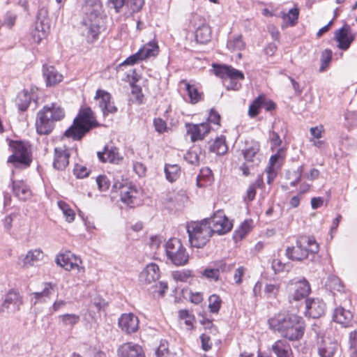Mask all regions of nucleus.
I'll list each match as a JSON object with an SVG mask.
<instances>
[{
    "label": "nucleus",
    "mask_w": 357,
    "mask_h": 357,
    "mask_svg": "<svg viewBox=\"0 0 357 357\" xmlns=\"http://www.w3.org/2000/svg\"><path fill=\"white\" fill-rule=\"evenodd\" d=\"M195 39L197 43L206 44L211 39V30L208 25L202 24L195 31Z\"/></svg>",
    "instance_id": "7c9ffc66"
},
{
    "label": "nucleus",
    "mask_w": 357,
    "mask_h": 357,
    "mask_svg": "<svg viewBox=\"0 0 357 357\" xmlns=\"http://www.w3.org/2000/svg\"><path fill=\"white\" fill-rule=\"evenodd\" d=\"M267 183L271 184L277 176V169L273 167H267Z\"/></svg>",
    "instance_id": "69168bd1"
},
{
    "label": "nucleus",
    "mask_w": 357,
    "mask_h": 357,
    "mask_svg": "<svg viewBox=\"0 0 357 357\" xmlns=\"http://www.w3.org/2000/svg\"><path fill=\"white\" fill-rule=\"evenodd\" d=\"M263 102H264V96L259 95L251 103L248 109V115L251 118L255 117L259 113L260 108L263 106Z\"/></svg>",
    "instance_id": "f704fd0d"
},
{
    "label": "nucleus",
    "mask_w": 357,
    "mask_h": 357,
    "mask_svg": "<svg viewBox=\"0 0 357 357\" xmlns=\"http://www.w3.org/2000/svg\"><path fill=\"white\" fill-rule=\"evenodd\" d=\"M6 142L12 151L8 158V162L13 164L15 167H28L32 162L31 151L24 144L20 141H14L8 137L6 138Z\"/></svg>",
    "instance_id": "423d86ee"
},
{
    "label": "nucleus",
    "mask_w": 357,
    "mask_h": 357,
    "mask_svg": "<svg viewBox=\"0 0 357 357\" xmlns=\"http://www.w3.org/2000/svg\"><path fill=\"white\" fill-rule=\"evenodd\" d=\"M227 47L231 51L241 50L245 47L241 36H236L233 39H230L227 41Z\"/></svg>",
    "instance_id": "a19ab883"
},
{
    "label": "nucleus",
    "mask_w": 357,
    "mask_h": 357,
    "mask_svg": "<svg viewBox=\"0 0 357 357\" xmlns=\"http://www.w3.org/2000/svg\"><path fill=\"white\" fill-rule=\"evenodd\" d=\"M220 116L218 113L217 111H215L213 109H211L209 113V116L208 118V121L215 124V125H220Z\"/></svg>",
    "instance_id": "e2e57ef3"
},
{
    "label": "nucleus",
    "mask_w": 357,
    "mask_h": 357,
    "mask_svg": "<svg viewBox=\"0 0 357 357\" xmlns=\"http://www.w3.org/2000/svg\"><path fill=\"white\" fill-rule=\"evenodd\" d=\"M119 326L127 333L136 332L139 328V319L132 313L123 314L119 319Z\"/></svg>",
    "instance_id": "dca6fc26"
},
{
    "label": "nucleus",
    "mask_w": 357,
    "mask_h": 357,
    "mask_svg": "<svg viewBox=\"0 0 357 357\" xmlns=\"http://www.w3.org/2000/svg\"><path fill=\"white\" fill-rule=\"evenodd\" d=\"M43 258V252L40 249H35L29 250L23 259L24 266H33L35 262L42 260Z\"/></svg>",
    "instance_id": "473e14b6"
},
{
    "label": "nucleus",
    "mask_w": 357,
    "mask_h": 357,
    "mask_svg": "<svg viewBox=\"0 0 357 357\" xmlns=\"http://www.w3.org/2000/svg\"><path fill=\"white\" fill-rule=\"evenodd\" d=\"M202 275L211 280L217 281L219 279V273L215 267L204 269L202 272Z\"/></svg>",
    "instance_id": "3c124183"
},
{
    "label": "nucleus",
    "mask_w": 357,
    "mask_h": 357,
    "mask_svg": "<svg viewBox=\"0 0 357 357\" xmlns=\"http://www.w3.org/2000/svg\"><path fill=\"white\" fill-rule=\"evenodd\" d=\"M74 173L77 176V178H84L89 175V171L86 167L83 166H77L74 169Z\"/></svg>",
    "instance_id": "680f3d73"
},
{
    "label": "nucleus",
    "mask_w": 357,
    "mask_h": 357,
    "mask_svg": "<svg viewBox=\"0 0 357 357\" xmlns=\"http://www.w3.org/2000/svg\"><path fill=\"white\" fill-rule=\"evenodd\" d=\"M33 99V96L31 95L27 90L24 89L18 93L15 102L20 110L25 111L30 105L31 100Z\"/></svg>",
    "instance_id": "c756f323"
},
{
    "label": "nucleus",
    "mask_w": 357,
    "mask_h": 357,
    "mask_svg": "<svg viewBox=\"0 0 357 357\" xmlns=\"http://www.w3.org/2000/svg\"><path fill=\"white\" fill-rule=\"evenodd\" d=\"M185 89L188 91L191 103L195 104L202 100V93H199L195 86L186 82Z\"/></svg>",
    "instance_id": "e433bc0d"
},
{
    "label": "nucleus",
    "mask_w": 357,
    "mask_h": 357,
    "mask_svg": "<svg viewBox=\"0 0 357 357\" xmlns=\"http://www.w3.org/2000/svg\"><path fill=\"white\" fill-rule=\"evenodd\" d=\"M167 258L177 266L185 265L189 260V255L181 241L177 238H171L165 245Z\"/></svg>",
    "instance_id": "6e6552de"
},
{
    "label": "nucleus",
    "mask_w": 357,
    "mask_h": 357,
    "mask_svg": "<svg viewBox=\"0 0 357 357\" xmlns=\"http://www.w3.org/2000/svg\"><path fill=\"white\" fill-rule=\"evenodd\" d=\"M349 340L351 349H353V351L356 350L355 348L357 346V331H351L349 333Z\"/></svg>",
    "instance_id": "774afa93"
},
{
    "label": "nucleus",
    "mask_w": 357,
    "mask_h": 357,
    "mask_svg": "<svg viewBox=\"0 0 357 357\" xmlns=\"http://www.w3.org/2000/svg\"><path fill=\"white\" fill-rule=\"evenodd\" d=\"M245 268L243 266H240L237 269H236L234 274V280L236 284H240L242 283V277L245 273Z\"/></svg>",
    "instance_id": "052dcab7"
},
{
    "label": "nucleus",
    "mask_w": 357,
    "mask_h": 357,
    "mask_svg": "<svg viewBox=\"0 0 357 357\" xmlns=\"http://www.w3.org/2000/svg\"><path fill=\"white\" fill-rule=\"evenodd\" d=\"M202 348L204 351H207L211 349L212 343L211 341V336L206 333H202L200 336Z\"/></svg>",
    "instance_id": "864d4df0"
},
{
    "label": "nucleus",
    "mask_w": 357,
    "mask_h": 357,
    "mask_svg": "<svg viewBox=\"0 0 357 357\" xmlns=\"http://www.w3.org/2000/svg\"><path fill=\"white\" fill-rule=\"evenodd\" d=\"M206 220L213 234H225L229 232L233 226L232 223L222 211H217L213 216Z\"/></svg>",
    "instance_id": "9d476101"
},
{
    "label": "nucleus",
    "mask_w": 357,
    "mask_h": 357,
    "mask_svg": "<svg viewBox=\"0 0 357 357\" xmlns=\"http://www.w3.org/2000/svg\"><path fill=\"white\" fill-rule=\"evenodd\" d=\"M119 357H145L142 347L128 342L123 344L118 350Z\"/></svg>",
    "instance_id": "b1692460"
},
{
    "label": "nucleus",
    "mask_w": 357,
    "mask_h": 357,
    "mask_svg": "<svg viewBox=\"0 0 357 357\" xmlns=\"http://www.w3.org/2000/svg\"><path fill=\"white\" fill-rule=\"evenodd\" d=\"M340 345L337 340L330 337H318L317 342V352L319 357H334Z\"/></svg>",
    "instance_id": "ddd939ff"
},
{
    "label": "nucleus",
    "mask_w": 357,
    "mask_h": 357,
    "mask_svg": "<svg viewBox=\"0 0 357 357\" xmlns=\"http://www.w3.org/2000/svg\"><path fill=\"white\" fill-rule=\"evenodd\" d=\"M251 228L250 222L248 220L244 221L239 229L235 231V237L239 239L243 238L250 231Z\"/></svg>",
    "instance_id": "de8ad7c7"
},
{
    "label": "nucleus",
    "mask_w": 357,
    "mask_h": 357,
    "mask_svg": "<svg viewBox=\"0 0 357 357\" xmlns=\"http://www.w3.org/2000/svg\"><path fill=\"white\" fill-rule=\"evenodd\" d=\"M158 53V46L157 43L155 41L149 42L139 49L137 52L128 56L121 66L134 65L148 57L156 56Z\"/></svg>",
    "instance_id": "9b49d317"
},
{
    "label": "nucleus",
    "mask_w": 357,
    "mask_h": 357,
    "mask_svg": "<svg viewBox=\"0 0 357 357\" xmlns=\"http://www.w3.org/2000/svg\"><path fill=\"white\" fill-rule=\"evenodd\" d=\"M255 195H256L255 185H252L250 184L247 189L246 196L244 197V199H245V201L251 202L255 199Z\"/></svg>",
    "instance_id": "0e129e2a"
},
{
    "label": "nucleus",
    "mask_w": 357,
    "mask_h": 357,
    "mask_svg": "<svg viewBox=\"0 0 357 357\" xmlns=\"http://www.w3.org/2000/svg\"><path fill=\"white\" fill-rule=\"evenodd\" d=\"M352 317V314L349 310L342 307H337L334 311L333 319L334 321L346 326L351 321Z\"/></svg>",
    "instance_id": "c85d7f7f"
},
{
    "label": "nucleus",
    "mask_w": 357,
    "mask_h": 357,
    "mask_svg": "<svg viewBox=\"0 0 357 357\" xmlns=\"http://www.w3.org/2000/svg\"><path fill=\"white\" fill-rule=\"evenodd\" d=\"M65 326H73L79 321V317L75 314H66L59 317Z\"/></svg>",
    "instance_id": "49530a36"
},
{
    "label": "nucleus",
    "mask_w": 357,
    "mask_h": 357,
    "mask_svg": "<svg viewBox=\"0 0 357 357\" xmlns=\"http://www.w3.org/2000/svg\"><path fill=\"white\" fill-rule=\"evenodd\" d=\"M17 14L13 10L8 11L3 18V22L1 23V26H5L8 29H11L15 24L17 20Z\"/></svg>",
    "instance_id": "c03bdc74"
},
{
    "label": "nucleus",
    "mask_w": 357,
    "mask_h": 357,
    "mask_svg": "<svg viewBox=\"0 0 357 357\" xmlns=\"http://www.w3.org/2000/svg\"><path fill=\"white\" fill-rule=\"evenodd\" d=\"M153 124H154L155 130L160 133H162L164 131H165V130L167 128L166 122L160 118L155 119L153 121Z\"/></svg>",
    "instance_id": "bf43d9fd"
},
{
    "label": "nucleus",
    "mask_w": 357,
    "mask_h": 357,
    "mask_svg": "<svg viewBox=\"0 0 357 357\" xmlns=\"http://www.w3.org/2000/svg\"><path fill=\"white\" fill-rule=\"evenodd\" d=\"M299 10L297 8H293L287 13H283L282 17L284 20H287L290 26H294L298 19Z\"/></svg>",
    "instance_id": "ea45409f"
},
{
    "label": "nucleus",
    "mask_w": 357,
    "mask_h": 357,
    "mask_svg": "<svg viewBox=\"0 0 357 357\" xmlns=\"http://www.w3.org/2000/svg\"><path fill=\"white\" fill-rule=\"evenodd\" d=\"M286 256L291 260L301 261L308 257V250L302 239L296 241V245L286 249Z\"/></svg>",
    "instance_id": "f3484780"
},
{
    "label": "nucleus",
    "mask_w": 357,
    "mask_h": 357,
    "mask_svg": "<svg viewBox=\"0 0 357 357\" xmlns=\"http://www.w3.org/2000/svg\"><path fill=\"white\" fill-rule=\"evenodd\" d=\"M160 278V269L155 263L148 264L139 274V281L144 284H151Z\"/></svg>",
    "instance_id": "412c9836"
},
{
    "label": "nucleus",
    "mask_w": 357,
    "mask_h": 357,
    "mask_svg": "<svg viewBox=\"0 0 357 357\" xmlns=\"http://www.w3.org/2000/svg\"><path fill=\"white\" fill-rule=\"evenodd\" d=\"M96 182L100 191H106L109 188V181L105 176H98Z\"/></svg>",
    "instance_id": "5fc2aeb1"
},
{
    "label": "nucleus",
    "mask_w": 357,
    "mask_h": 357,
    "mask_svg": "<svg viewBox=\"0 0 357 357\" xmlns=\"http://www.w3.org/2000/svg\"><path fill=\"white\" fill-rule=\"evenodd\" d=\"M189 241L192 247L203 248L209 241L213 232L207 220L201 222H192L187 225Z\"/></svg>",
    "instance_id": "39448f33"
},
{
    "label": "nucleus",
    "mask_w": 357,
    "mask_h": 357,
    "mask_svg": "<svg viewBox=\"0 0 357 357\" xmlns=\"http://www.w3.org/2000/svg\"><path fill=\"white\" fill-rule=\"evenodd\" d=\"M269 140L272 145V146H271L272 149L274 147L280 146L282 144V140H281L279 135L275 131H270Z\"/></svg>",
    "instance_id": "6e6d98bb"
},
{
    "label": "nucleus",
    "mask_w": 357,
    "mask_h": 357,
    "mask_svg": "<svg viewBox=\"0 0 357 357\" xmlns=\"http://www.w3.org/2000/svg\"><path fill=\"white\" fill-rule=\"evenodd\" d=\"M185 160L193 165H199V156L197 155V153L191 151L186 153L185 156Z\"/></svg>",
    "instance_id": "13d9d810"
},
{
    "label": "nucleus",
    "mask_w": 357,
    "mask_h": 357,
    "mask_svg": "<svg viewBox=\"0 0 357 357\" xmlns=\"http://www.w3.org/2000/svg\"><path fill=\"white\" fill-rule=\"evenodd\" d=\"M326 303L320 298H308L305 301V316L317 319L324 314Z\"/></svg>",
    "instance_id": "2eb2a0df"
},
{
    "label": "nucleus",
    "mask_w": 357,
    "mask_h": 357,
    "mask_svg": "<svg viewBox=\"0 0 357 357\" xmlns=\"http://www.w3.org/2000/svg\"><path fill=\"white\" fill-rule=\"evenodd\" d=\"M12 190L16 197L24 201L29 199L31 195L29 186L22 181H13Z\"/></svg>",
    "instance_id": "cd10ccee"
},
{
    "label": "nucleus",
    "mask_w": 357,
    "mask_h": 357,
    "mask_svg": "<svg viewBox=\"0 0 357 357\" xmlns=\"http://www.w3.org/2000/svg\"><path fill=\"white\" fill-rule=\"evenodd\" d=\"M349 31L350 27L344 26L336 32L335 39L339 43L338 47L340 49L347 50L354 40V36H349Z\"/></svg>",
    "instance_id": "393cba45"
},
{
    "label": "nucleus",
    "mask_w": 357,
    "mask_h": 357,
    "mask_svg": "<svg viewBox=\"0 0 357 357\" xmlns=\"http://www.w3.org/2000/svg\"><path fill=\"white\" fill-rule=\"evenodd\" d=\"M214 267H215L219 273L220 272L227 273L232 270L234 268V264H228L224 261H219L215 264Z\"/></svg>",
    "instance_id": "603ef678"
},
{
    "label": "nucleus",
    "mask_w": 357,
    "mask_h": 357,
    "mask_svg": "<svg viewBox=\"0 0 357 357\" xmlns=\"http://www.w3.org/2000/svg\"><path fill=\"white\" fill-rule=\"evenodd\" d=\"M192 276V271L188 269L176 271L172 273L173 279L177 282H186Z\"/></svg>",
    "instance_id": "a18cd8bd"
},
{
    "label": "nucleus",
    "mask_w": 357,
    "mask_h": 357,
    "mask_svg": "<svg viewBox=\"0 0 357 357\" xmlns=\"http://www.w3.org/2000/svg\"><path fill=\"white\" fill-rule=\"evenodd\" d=\"M260 146L257 142L246 144V146L242 150L244 159L248 162L252 163V165H257L260 162L259 151Z\"/></svg>",
    "instance_id": "5701e85b"
},
{
    "label": "nucleus",
    "mask_w": 357,
    "mask_h": 357,
    "mask_svg": "<svg viewBox=\"0 0 357 357\" xmlns=\"http://www.w3.org/2000/svg\"><path fill=\"white\" fill-rule=\"evenodd\" d=\"M211 131V126L208 122L200 124L189 125L188 126V134L190 135L192 142L202 140Z\"/></svg>",
    "instance_id": "6ab92c4d"
},
{
    "label": "nucleus",
    "mask_w": 357,
    "mask_h": 357,
    "mask_svg": "<svg viewBox=\"0 0 357 357\" xmlns=\"http://www.w3.org/2000/svg\"><path fill=\"white\" fill-rule=\"evenodd\" d=\"M70 152L66 147H56L53 166L58 170H63L69 164Z\"/></svg>",
    "instance_id": "aec40b11"
},
{
    "label": "nucleus",
    "mask_w": 357,
    "mask_h": 357,
    "mask_svg": "<svg viewBox=\"0 0 357 357\" xmlns=\"http://www.w3.org/2000/svg\"><path fill=\"white\" fill-rule=\"evenodd\" d=\"M326 286L332 292H335V291H342L343 290V284L340 279L334 275L328 278Z\"/></svg>",
    "instance_id": "c9c22d12"
},
{
    "label": "nucleus",
    "mask_w": 357,
    "mask_h": 357,
    "mask_svg": "<svg viewBox=\"0 0 357 357\" xmlns=\"http://www.w3.org/2000/svg\"><path fill=\"white\" fill-rule=\"evenodd\" d=\"M116 110H117L116 107L114 105V103L112 102H111V100H110L109 102L107 105H105V107L102 109V112L104 115H106L109 113H112V114L115 113L116 112Z\"/></svg>",
    "instance_id": "338daca9"
},
{
    "label": "nucleus",
    "mask_w": 357,
    "mask_h": 357,
    "mask_svg": "<svg viewBox=\"0 0 357 357\" xmlns=\"http://www.w3.org/2000/svg\"><path fill=\"white\" fill-rule=\"evenodd\" d=\"M209 149L211 152L215 153L219 155L225 154L228 150L225 137L224 136L217 137L213 143L210 146Z\"/></svg>",
    "instance_id": "2f4dec72"
},
{
    "label": "nucleus",
    "mask_w": 357,
    "mask_h": 357,
    "mask_svg": "<svg viewBox=\"0 0 357 357\" xmlns=\"http://www.w3.org/2000/svg\"><path fill=\"white\" fill-rule=\"evenodd\" d=\"M332 51L330 50H325L324 52H322L321 55V66L319 68L320 72H324L326 70V69L329 66L331 60H332Z\"/></svg>",
    "instance_id": "79ce46f5"
},
{
    "label": "nucleus",
    "mask_w": 357,
    "mask_h": 357,
    "mask_svg": "<svg viewBox=\"0 0 357 357\" xmlns=\"http://www.w3.org/2000/svg\"><path fill=\"white\" fill-rule=\"evenodd\" d=\"M280 286L275 284H267L264 288V293L267 298H274L279 292Z\"/></svg>",
    "instance_id": "8fccbe9b"
},
{
    "label": "nucleus",
    "mask_w": 357,
    "mask_h": 357,
    "mask_svg": "<svg viewBox=\"0 0 357 357\" xmlns=\"http://www.w3.org/2000/svg\"><path fill=\"white\" fill-rule=\"evenodd\" d=\"M124 4L125 0H109L107 2L108 7L114 8L116 13H119Z\"/></svg>",
    "instance_id": "4d7b16f0"
},
{
    "label": "nucleus",
    "mask_w": 357,
    "mask_h": 357,
    "mask_svg": "<svg viewBox=\"0 0 357 357\" xmlns=\"http://www.w3.org/2000/svg\"><path fill=\"white\" fill-rule=\"evenodd\" d=\"M284 158V150L283 149H279L277 153L273 155L269 160V165L268 167L275 168L276 169L279 168V165L277 166V162L280 159H282Z\"/></svg>",
    "instance_id": "09e8293b"
},
{
    "label": "nucleus",
    "mask_w": 357,
    "mask_h": 357,
    "mask_svg": "<svg viewBox=\"0 0 357 357\" xmlns=\"http://www.w3.org/2000/svg\"><path fill=\"white\" fill-rule=\"evenodd\" d=\"M268 324L271 330L290 341L300 340L305 328L303 317L295 314L278 313L271 317Z\"/></svg>",
    "instance_id": "f257e3e1"
},
{
    "label": "nucleus",
    "mask_w": 357,
    "mask_h": 357,
    "mask_svg": "<svg viewBox=\"0 0 357 357\" xmlns=\"http://www.w3.org/2000/svg\"><path fill=\"white\" fill-rule=\"evenodd\" d=\"M65 116L63 109L56 103L45 105L38 112L36 128L39 135H49L55 126V123Z\"/></svg>",
    "instance_id": "7ed1b4c3"
},
{
    "label": "nucleus",
    "mask_w": 357,
    "mask_h": 357,
    "mask_svg": "<svg viewBox=\"0 0 357 357\" xmlns=\"http://www.w3.org/2000/svg\"><path fill=\"white\" fill-rule=\"evenodd\" d=\"M95 98L98 100L99 106L102 110L105 105H107L111 100V95L107 91L98 89L96 91Z\"/></svg>",
    "instance_id": "37998d69"
},
{
    "label": "nucleus",
    "mask_w": 357,
    "mask_h": 357,
    "mask_svg": "<svg viewBox=\"0 0 357 357\" xmlns=\"http://www.w3.org/2000/svg\"><path fill=\"white\" fill-rule=\"evenodd\" d=\"M22 304V298L19 293L15 290H10L6 295L2 306L9 312H15L20 310Z\"/></svg>",
    "instance_id": "4be33fe9"
},
{
    "label": "nucleus",
    "mask_w": 357,
    "mask_h": 357,
    "mask_svg": "<svg viewBox=\"0 0 357 357\" xmlns=\"http://www.w3.org/2000/svg\"><path fill=\"white\" fill-rule=\"evenodd\" d=\"M304 246H305L308 250V255H315L319 252V245L316 242L314 237H305L301 238Z\"/></svg>",
    "instance_id": "4c0bfd02"
},
{
    "label": "nucleus",
    "mask_w": 357,
    "mask_h": 357,
    "mask_svg": "<svg viewBox=\"0 0 357 357\" xmlns=\"http://www.w3.org/2000/svg\"><path fill=\"white\" fill-rule=\"evenodd\" d=\"M277 357H293L290 344L285 340H277L271 347Z\"/></svg>",
    "instance_id": "a878e982"
},
{
    "label": "nucleus",
    "mask_w": 357,
    "mask_h": 357,
    "mask_svg": "<svg viewBox=\"0 0 357 357\" xmlns=\"http://www.w3.org/2000/svg\"><path fill=\"white\" fill-rule=\"evenodd\" d=\"M97 124L91 108H84L74 119L73 125L66 130L65 135L73 140H79Z\"/></svg>",
    "instance_id": "20e7f679"
},
{
    "label": "nucleus",
    "mask_w": 357,
    "mask_h": 357,
    "mask_svg": "<svg viewBox=\"0 0 357 357\" xmlns=\"http://www.w3.org/2000/svg\"><path fill=\"white\" fill-rule=\"evenodd\" d=\"M99 160L102 162L118 164L123 158L120 156L118 149L112 144H107L102 151L97 153Z\"/></svg>",
    "instance_id": "a211bd4d"
},
{
    "label": "nucleus",
    "mask_w": 357,
    "mask_h": 357,
    "mask_svg": "<svg viewBox=\"0 0 357 357\" xmlns=\"http://www.w3.org/2000/svg\"><path fill=\"white\" fill-rule=\"evenodd\" d=\"M290 294L289 301H298L305 298L310 292L311 289L309 282L305 279L293 280L289 285Z\"/></svg>",
    "instance_id": "f8f14e48"
},
{
    "label": "nucleus",
    "mask_w": 357,
    "mask_h": 357,
    "mask_svg": "<svg viewBox=\"0 0 357 357\" xmlns=\"http://www.w3.org/2000/svg\"><path fill=\"white\" fill-rule=\"evenodd\" d=\"M84 14V25L86 27V37L88 43H92L100 32L101 23L104 17L102 4L100 0H86L82 7Z\"/></svg>",
    "instance_id": "f03ea898"
},
{
    "label": "nucleus",
    "mask_w": 357,
    "mask_h": 357,
    "mask_svg": "<svg viewBox=\"0 0 357 357\" xmlns=\"http://www.w3.org/2000/svg\"><path fill=\"white\" fill-rule=\"evenodd\" d=\"M50 29V21L48 17L47 9L45 7L38 11L34 29L31 31V36L34 41L39 43L46 38Z\"/></svg>",
    "instance_id": "1a4fd4ad"
},
{
    "label": "nucleus",
    "mask_w": 357,
    "mask_h": 357,
    "mask_svg": "<svg viewBox=\"0 0 357 357\" xmlns=\"http://www.w3.org/2000/svg\"><path fill=\"white\" fill-rule=\"evenodd\" d=\"M213 70L216 76L224 79L227 90L237 91L241 87L240 80H243L244 74L230 66L213 64Z\"/></svg>",
    "instance_id": "0eeeda50"
},
{
    "label": "nucleus",
    "mask_w": 357,
    "mask_h": 357,
    "mask_svg": "<svg viewBox=\"0 0 357 357\" xmlns=\"http://www.w3.org/2000/svg\"><path fill=\"white\" fill-rule=\"evenodd\" d=\"M166 178L171 183L176 181L181 174V167L176 164H166L165 166Z\"/></svg>",
    "instance_id": "72a5a7b5"
},
{
    "label": "nucleus",
    "mask_w": 357,
    "mask_h": 357,
    "mask_svg": "<svg viewBox=\"0 0 357 357\" xmlns=\"http://www.w3.org/2000/svg\"><path fill=\"white\" fill-rule=\"evenodd\" d=\"M140 191L134 185H122L120 187L121 200L130 208L140 203Z\"/></svg>",
    "instance_id": "4468645a"
},
{
    "label": "nucleus",
    "mask_w": 357,
    "mask_h": 357,
    "mask_svg": "<svg viewBox=\"0 0 357 357\" xmlns=\"http://www.w3.org/2000/svg\"><path fill=\"white\" fill-rule=\"evenodd\" d=\"M43 75L48 86L55 85L63 79V75L54 66H43Z\"/></svg>",
    "instance_id": "bb28decb"
},
{
    "label": "nucleus",
    "mask_w": 357,
    "mask_h": 357,
    "mask_svg": "<svg viewBox=\"0 0 357 357\" xmlns=\"http://www.w3.org/2000/svg\"><path fill=\"white\" fill-rule=\"evenodd\" d=\"M222 305V300L219 296L213 294L208 298V308L211 313L217 314Z\"/></svg>",
    "instance_id": "58836bf2"
}]
</instances>
